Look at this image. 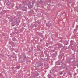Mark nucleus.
Listing matches in <instances>:
<instances>
[{"mask_svg": "<svg viewBox=\"0 0 78 78\" xmlns=\"http://www.w3.org/2000/svg\"><path fill=\"white\" fill-rule=\"evenodd\" d=\"M62 74H63V73L61 72L60 73V75H62Z\"/></svg>", "mask_w": 78, "mask_h": 78, "instance_id": "nucleus-1", "label": "nucleus"}, {"mask_svg": "<svg viewBox=\"0 0 78 78\" xmlns=\"http://www.w3.org/2000/svg\"><path fill=\"white\" fill-rule=\"evenodd\" d=\"M17 67V68L18 69H19V68H20V66Z\"/></svg>", "mask_w": 78, "mask_h": 78, "instance_id": "nucleus-2", "label": "nucleus"}]
</instances>
